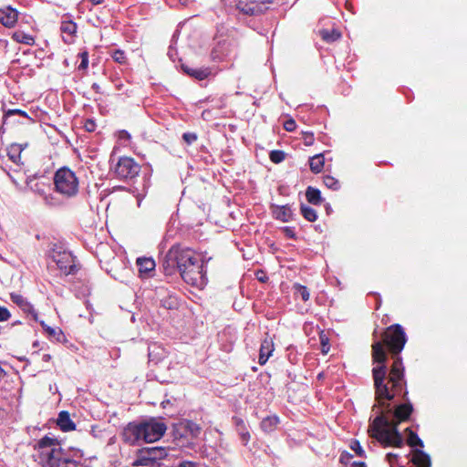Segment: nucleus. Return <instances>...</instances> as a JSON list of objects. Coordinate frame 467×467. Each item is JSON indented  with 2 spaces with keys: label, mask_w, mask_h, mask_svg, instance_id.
I'll return each instance as SVG.
<instances>
[{
  "label": "nucleus",
  "mask_w": 467,
  "mask_h": 467,
  "mask_svg": "<svg viewBox=\"0 0 467 467\" xmlns=\"http://www.w3.org/2000/svg\"><path fill=\"white\" fill-rule=\"evenodd\" d=\"M34 191L36 192L39 195H44L45 194V191L44 189H42L39 185V183H36L35 186H34Z\"/></svg>",
  "instance_id": "nucleus-48"
},
{
  "label": "nucleus",
  "mask_w": 467,
  "mask_h": 467,
  "mask_svg": "<svg viewBox=\"0 0 467 467\" xmlns=\"http://www.w3.org/2000/svg\"><path fill=\"white\" fill-rule=\"evenodd\" d=\"M84 128L87 131L92 132L96 129V123L93 119H88L85 121Z\"/></svg>",
  "instance_id": "nucleus-44"
},
{
  "label": "nucleus",
  "mask_w": 467,
  "mask_h": 467,
  "mask_svg": "<svg viewBox=\"0 0 467 467\" xmlns=\"http://www.w3.org/2000/svg\"><path fill=\"white\" fill-rule=\"evenodd\" d=\"M351 467H366V464L363 462H355Z\"/></svg>",
  "instance_id": "nucleus-49"
},
{
  "label": "nucleus",
  "mask_w": 467,
  "mask_h": 467,
  "mask_svg": "<svg viewBox=\"0 0 467 467\" xmlns=\"http://www.w3.org/2000/svg\"><path fill=\"white\" fill-rule=\"evenodd\" d=\"M112 58L115 62L119 64H125L127 62V57L125 53L122 50H115L112 54Z\"/></svg>",
  "instance_id": "nucleus-34"
},
{
  "label": "nucleus",
  "mask_w": 467,
  "mask_h": 467,
  "mask_svg": "<svg viewBox=\"0 0 467 467\" xmlns=\"http://www.w3.org/2000/svg\"><path fill=\"white\" fill-rule=\"evenodd\" d=\"M137 265L139 266L140 273H150L155 268V262L151 258H138Z\"/></svg>",
  "instance_id": "nucleus-25"
},
{
  "label": "nucleus",
  "mask_w": 467,
  "mask_h": 467,
  "mask_svg": "<svg viewBox=\"0 0 467 467\" xmlns=\"http://www.w3.org/2000/svg\"><path fill=\"white\" fill-rule=\"evenodd\" d=\"M162 267L167 275H171L178 271L189 285H199L203 283L202 261L192 248L181 244H173L169 249L163 258Z\"/></svg>",
  "instance_id": "nucleus-2"
},
{
  "label": "nucleus",
  "mask_w": 467,
  "mask_h": 467,
  "mask_svg": "<svg viewBox=\"0 0 467 467\" xmlns=\"http://www.w3.org/2000/svg\"><path fill=\"white\" fill-rule=\"evenodd\" d=\"M282 230L286 237H288L290 239H296V234L294 231V228L285 226V227H283Z\"/></svg>",
  "instance_id": "nucleus-42"
},
{
  "label": "nucleus",
  "mask_w": 467,
  "mask_h": 467,
  "mask_svg": "<svg viewBox=\"0 0 467 467\" xmlns=\"http://www.w3.org/2000/svg\"><path fill=\"white\" fill-rule=\"evenodd\" d=\"M153 348H154L155 349H160V347H156V346H154Z\"/></svg>",
  "instance_id": "nucleus-57"
},
{
  "label": "nucleus",
  "mask_w": 467,
  "mask_h": 467,
  "mask_svg": "<svg viewBox=\"0 0 467 467\" xmlns=\"http://www.w3.org/2000/svg\"><path fill=\"white\" fill-rule=\"evenodd\" d=\"M272 1L273 0H262L263 3H267V4L272 3Z\"/></svg>",
  "instance_id": "nucleus-52"
},
{
  "label": "nucleus",
  "mask_w": 467,
  "mask_h": 467,
  "mask_svg": "<svg viewBox=\"0 0 467 467\" xmlns=\"http://www.w3.org/2000/svg\"><path fill=\"white\" fill-rule=\"evenodd\" d=\"M182 139L188 145H191L197 140L198 136L194 132H185L182 135Z\"/></svg>",
  "instance_id": "nucleus-37"
},
{
  "label": "nucleus",
  "mask_w": 467,
  "mask_h": 467,
  "mask_svg": "<svg viewBox=\"0 0 467 467\" xmlns=\"http://www.w3.org/2000/svg\"><path fill=\"white\" fill-rule=\"evenodd\" d=\"M142 425L145 442H154L159 441L167 430L166 425L160 421H144L142 422Z\"/></svg>",
  "instance_id": "nucleus-9"
},
{
  "label": "nucleus",
  "mask_w": 467,
  "mask_h": 467,
  "mask_svg": "<svg viewBox=\"0 0 467 467\" xmlns=\"http://www.w3.org/2000/svg\"><path fill=\"white\" fill-rule=\"evenodd\" d=\"M59 445L57 439L45 436L41 438L35 445L34 449L40 451V460L43 467H58L60 462L74 463L75 462L69 459L62 460L59 455L61 450L55 448Z\"/></svg>",
  "instance_id": "nucleus-4"
},
{
  "label": "nucleus",
  "mask_w": 467,
  "mask_h": 467,
  "mask_svg": "<svg viewBox=\"0 0 467 467\" xmlns=\"http://www.w3.org/2000/svg\"><path fill=\"white\" fill-rule=\"evenodd\" d=\"M18 19V13L14 8H8L0 14V23L5 27H13Z\"/></svg>",
  "instance_id": "nucleus-17"
},
{
  "label": "nucleus",
  "mask_w": 467,
  "mask_h": 467,
  "mask_svg": "<svg viewBox=\"0 0 467 467\" xmlns=\"http://www.w3.org/2000/svg\"><path fill=\"white\" fill-rule=\"evenodd\" d=\"M124 132L125 133H123V136H126V134H127V136H129L128 131H124Z\"/></svg>",
  "instance_id": "nucleus-56"
},
{
  "label": "nucleus",
  "mask_w": 467,
  "mask_h": 467,
  "mask_svg": "<svg viewBox=\"0 0 467 467\" xmlns=\"http://www.w3.org/2000/svg\"><path fill=\"white\" fill-rule=\"evenodd\" d=\"M57 425L64 432L76 430V423L71 420L70 414L67 410H62L58 413Z\"/></svg>",
  "instance_id": "nucleus-16"
},
{
  "label": "nucleus",
  "mask_w": 467,
  "mask_h": 467,
  "mask_svg": "<svg viewBox=\"0 0 467 467\" xmlns=\"http://www.w3.org/2000/svg\"><path fill=\"white\" fill-rule=\"evenodd\" d=\"M320 342H321V345H322V352L325 353V354L327 353L328 350H329L328 338L326 336L321 335L320 336Z\"/></svg>",
  "instance_id": "nucleus-43"
},
{
  "label": "nucleus",
  "mask_w": 467,
  "mask_h": 467,
  "mask_svg": "<svg viewBox=\"0 0 467 467\" xmlns=\"http://www.w3.org/2000/svg\"><path fill=\"white\" fill-rule=\"evenodd\" d=\"M279 423V419L276 416H268L261 422V428L264 431L270 432L275 429Z\"/></svg>",
  "instance_id": "nucleus-27"
},
{
  "label": "nucleus",
  "mask_w": 467,
  "mask_h": 467,
  "mask_svg": "<svg viewBox=\"0 0 467 467\" xmlns=\"http://www.w3.org/2000/svg\"><path fill=\"white\" fill-rule=\"evenodd\" d=\"M154 351L155 349H151L150 348H149V358L150 361L158 363L161 359V358H156L154 356Z\"/></svg>",
  "instance_id": "nucleus-46"
},
{
  "label": "nucleus",
  "mask_w": 467,
  "mask_h": 467,
  "mask_svg": "<svg viewBox=\"0 0 467 467\" xmlns=\"http://www.w3.org/2000/svg\"><path fill=\"white\" fill-rule=\"evenodd\" d=\"M411 462L417 467H431V462L430 456L420 449L412 451Z\"/></svg>",
  "instance_id": "nucleus-18"
},
{
  "label": "nucleus",
  "mask_w": 467,
  "mask_h": 467,
  "mask_svg": "<svg viewBox=\"0 0 467 467\" xmlns=\"http://www.w3.org/2000/svg\"><path fill=\"white\" fill-rule=\"evenodd\" d=\"M275 350L274 339L266 334V337L261 343L258 363L263 366L265 365L269 358L272 356Z\"/></svg>",
  "instance_id": "nucleus-13"
},
{
  "label": "nucleus",
  "mask_w": 467,
  "mask_h": 467,
  "mask_svg": "<svg viewBox=\"0 0 467 467\" xmlns=\"http://www.w3.org/2000/svg\"><path fill=\"white\" fill-rule=\"evenodd\" d=\"M182 69L184 73L197 80H203L211 75L210 67H193L187 64H182Z\"/></svg>",
  "instance_id": "nucleus-15"
},
{
  "label": "nucleus",
  "mask_w": 467,
  "mask_h": 467,
  "mask_svg": "<svg viewBox=\"0 0 467 467\" xmlns=\"http://www.w3.org/2000/svg\"><path fill=\"white\" fill-rule=\"evenodd\" d=\"M296 293L300 296L303 301L306 302L309 300L310 294L306 285L296 284L295 285Z\"/></svg>",
  "instance_id": "nucleus-33"
},
{
  "label": "nucleus",
  "mask_w": 467,
  "mask_h": 467,
  "mask_svg": "<svg viewBox=\"0 0 467 467\" xmlns=\"http://www.w3.org/2000/svg\"><path fill=\"white\" fill-rule=\"evenodd\" d=\"M232 420L236 426V430H237L238 433L240 434L242 441L245 443L248 442L251 436H250L249 431H247V428L245 426L244 420L237 416L233 417Z\"/></svg>",
  "instance_id": "nucleus-20"
},
{
  "label": "nucleus",
  "mask_w": 467,
  "mask_h": 467,
  "mask_svg": "<svg viewBox=\"0 0 467 467\" xmlns=\"http://www.w3.org/2000/svg\"><path fill=\"white\" fill-rule=\"evenodd\" d=\"M306 197L308 202L318 205L322 202L321 192L318 189L314 187H307L306 192Z\"/></svg>",
  "instance_id": "nucleus-24"
},
{
  "label": "nucleus",
  "mask_w": 467,
  "mask_h": 467,
  "mask_svg": "<svg viewBox=\"0 0 467 467\" xmlns=\"http://www.w3.org/2000/svg\"><path fill=\"white\" fill-rule=\"evenodd\" d=\"M19 42L23 43V44H26V45H29V46H32L34 45L35 43V39L32 36L30 35H24L22 36V39L19 40Z\"/></svg>",
  "instance_id": "nucleus-45"
},
{
  "label": "nucleus",
  "mask_w": 467,
  "mask_h": 467,
  "mask_svg": "<svg viewBox=\"0 0 467 467\" xmlns=\"http://www.w3.org/2000/svg\"><path fill=\"white\" fill-rule=\"evenodd\" d=\"M40 325L50 338H53L57 342L64 339L65 336L59 327H51L44 321H40Z\"/></svg>",
  "instance_id": "nucleus-21"
},
{
  "label": "nucleus",
  "mask_w": 467,
  "mask_h": 467,
  "mask_svg": "<svg viewBox=\"0 0 467 467\" xmlns=\"http://www.w3.org/2000/svg\"><path fill=\"white\" fill-rule=\"evenodd\" d=\"M388 457L393 458V455L391 453H388Z\"/></svg>",
  "instance_id": "nucleus-54"
},
{
  "label": "nucleus",
  "mask_w": 467,
  "mask_h": 467,
  "mask_svg": "<svg viewBox=\"0 0 467 467\" xmlns=\"http://www.w3.org/2000/svg\"><path fill=\"white\" fill-rule=\"evenodd\" d=\"M350 448L358 455L359 457L364 456V451L358 441H352L350 444Z\"/></svg>",
  "instance_id": "nucleus-38"
},
{
  "label": "nucleus",
  "mask_w": 467,
  "mask_h": 467,
  "mask_svg": "<svg viewBox=\"0 0 467 467\" xmlns=\"http://www.w3.org/2000/svg\"><path fill=\"white\" fill-rule=\"evenodd\" d=\"M52 257L59 270L66 275H75L79 270L76 258L69 252L54 251Z\"/></svg>",
  "instance_id": "nucleus-8"
},
{
  "label": "nucleus",
  "mask_w": 467,
  "mask_h": 467,
  "mask_svg": "<svg viewBox=\"0 0 467 467\" xmlns=\"http://www.w3.org/2000/svg\"><path fill=\"white\" fill-rule=\"evenodd\" d=\"M78 26L72 20H63L60 25V31L63 34V41L71 44L74 41Z\"/></svg>",
  "instance_id": "nucleus-14"
},
{
  "label": "nucleus",
  "mask_w": 467,
  "mask_h": 467,
  "mask_svg": "<svg viewBox=\"0 0 467 467\" xmlns=\"http://www.w3.org/2000/svg\"><path fill=\"white\" fill-rule=\"evenodd\" d=\"M296 128V121L293 119H289L284 123V129L286 131H294Z\"/></svg>",
  "instance_id": "nucleus-41"
},
{
  "label": "nucleus",
  "mask_w": 467,
  "mask_h": 467,
  "mask_svg": "<svg viewBox=\"0 0 467 467\" xmlns=\"http://www.w3.org/2000/svg\"><path fill=\"white\" fill-rule=\"evenodd\" d=\"M325 164V158L322 153L317 154L310 158L309 166L310 170L314 173H319L322 171Z\"/></svg>",
  "instance_id": "nucleus-22"
},
{
  "label": "nucleus",
  "mask_w": 467,
  "mask_h": 467,
  "mask_svg": "<svg viewBox=\"0 0 467 467\" xmlns=\"http://www.w3.org/2000/svg\"><path fill=\"white\" fill-rule=\"evenodd\" d=\"M79 57L81 58V62L78 66L79 70H86L88 67V52L83 51L79 53Z\"/></svg>",
  "instance_id": "nucleus-35"
},
{
  "label": "nucleus",
  "mask_w": 467,
  "mask_h": 467,
  "mask_svg": "<svg viewBox=\"0 0 467 467\" xmlns=\"http://www.w3.org/2000/svg\"><path fill=\"white\" fill-rule=\"evenodd\" d=\"M178 467H197V464L193 462L185 461L181 462Z\"/></svg>",
  "instance_id": "nucleus-47"
},
{
  "label": "nucleus",
  "mask_w": 467,
  "mask_h": 467,
  "mask_svg": "<svg viewBox=\"0 0 467 467\" xmlns=\"http://www.w3.org/2000/svg\"><path fill=\"white\" fill-rule=\"evenodd\" d=\"M124 132L125 133H123V136H126V134H127V136H129L128 131H124Z\"/></svg>",
  "instance_id": "nucleus-55"
},
{
  "label": "nucleus",
  "mask_w": 467,
  "mask_h": 467,
  "mask_svg": "<svg viewBox=\"0 0 467 467\" xmlns=\"http://www.w3.org/2000/svg\"><path fill=\"white\" fill-rule=\"evenodd\" d=\"M42 359L46 362L49 361L51 359V356L49 354L43 355Z\"/></svg>",
  "instance_id": "nucleus-51"
},
{
  "label": "nucleus",
  "mask_w": 467,
  "mask_h": 467,
  "mask_svg": "<svg viewBox=\"0 0 467 467\" xmlns=\"http://www.w3.org/2000/svg\"><path fill=\"white\" fill-rule=\"evenodd\" d=\"M324 184L333 191H337L340 189V182L335 177L330 175H326L323 178Z\"/></svg>",
  "instance_id": "nucleus-30"
},
{
  "label": "nucleus",
  "mask_w": 467,
  "mask_h": 467,
  "mask_svg": "<svg viewBox=\"0 0 467 467\" xmlns=\"http://www.w3.org/2000/svg\"><path fill=\"white\" fill-rule=\"evenodd\" d=\"M320 37L327 43H333L341 37V33L337 29H321L319 30Z\"/></svg>",
  "instance_id": "nucleus-23"
},
{
  "label": "nucleus",
  "mask_w": 467,
  "mask_h": 467,
  "mask_svg": "<svg viewBox=\"0 0 467 467\" xmlns=\"http://www.w3.org/2000/svg\"><path fill=\"white\" fill-rule=\"evenodd\" d=\"M405 432L408 433L407 444L410 447H412V448H414V447L422 448L424 446L423 441L419 438V436L417 435L416 432L411 431L410 428H407L405 430Z\"/></svg>",
  "instance_id": "nucleus-28"
},
{
  "label": "nucleus",
  "mask_w": 467,
  "mask_h": 467,
  "mask_svg": "<svg viewBox=\"0 0 467 467\" xmlns=\"http://www.w3.org/2000/svg\"><path fill=\"white\" fill-rule=\"evenodd\" d=\"M184 428L190 432V434L192 437H197L201 433L202 430L199 424L192 420H186L184 423Z\"/></svg>",
  "instance_id": "nucleus-31"
},
{
  "label": "nucleus",
  "mask_w": 467,
  "mask_h": 467,
  "mask_svg": "<svg viewBox=\"0 0 467 467\" xmlns=\"http://www.w3.org/2000/svg\"><path fill=\"white\" fill-rule=\"evenodd\" d=\"M301 213L303 217L309 221V222H315L317 219V214L315 209L312 207L306 206V205H301L300 207Z\"/></svg>",
  "instance_id": "nucleus-29"
},
{
  "label": "nucleus",
  "mask_w": 467,
  "mask_h": 467,
  "mask_svg": "<svg viewBox=\"0 0 467 467\" xmlns=\"http://www.w3.org/2000/svg\"><path fill=\"white\" fill-rule=\"evenodd\" d=\"M55 191L67 198L74 197L78 192L79 182L76 173L67 167L59 168L54 175Z\"/></svg>",
  "instance_id": "nucleus-5"
},
{
  "label": "nucleus",
  "mask_w": 467,
  "mask_h": 467,
  "mask_svg": "<svg viewBox=\"0 0 467 467\" xmlns=\"http://www.w3.org/2000/svg\"><path fill=\"white\" fill-rule=\"evenodd\" d=\"M161 305L162 307L166 309L173 310L178 309V307L180 306V301L176 296L168 295L167 296L161 300Z\"/></svg>",
  "instance_id": "nucleus-26"
},
{
  "label": "nucleus",
  "mask_w": 467,
  "mask_h": 467,
  "mask_svg": "<svg viewBox=\"0 0 467 467\" xmlns=\"http://www.w3.org/2000/svg\"><path fill=\"white\" fill-rule=\"evenodd\" d=\"M407 342V336L400 324L385 328L381 340L372 344V359L379 365L372 368L375 400L378 405L390 411V404L406 388L405 368L400 352Z\"/></svg>",
  "instance_id": "nucleus-1"
},
{
  "label": "nucleus",
  "mask_w": 467,
  "mask_h": 467,
  "mask_svg": "<svg viewBox=\"0 0 467 467\" xmlns=\"http://www.w3.org/2000/svg\"><path fill=\"white\" fill-rule=\"evenodd\" d=\"M140 166L130 157L123 156L118 160L114 172L119 179H133L139 175Z\"/></svg>",
  "instance_id": "nucleus-7"
},
{
  "label": "nucleus",
  "mask_w": 467,
  "mask_h": 467,
  "mask_svg": "<svg viewBox=\"0 0 467 467\" xmlns=\"http://www.w3.org/2000/svg\"><path fill=\"white\" fill-rule=\"evenodd\" d=\"M388 457L393 458V455L391 453H388Z\"/></svg>",
  "instance_id": "nucleus-53"
},
{
  "label": "nucleus",
  "mask_w": 467,
  "mask_h": 467,
  "mask_svg": "<svg viewBox=\"0 0 467 467\" xmlns=\"http://www.w3.org/2000/svg\"><path fill=\"white\" fill-rule=\"evenodd\" d=\"M25 147L20 143H12L7 148V156L14 163L19 164L21 162V153Z\"/></svg>",
  "instance_id": "nucleus-19"
},
{
  "label": "nucleus",
  "mask_w": 467,
  "mask_h": 467,
  "mask_svg": "<svg viewBox=\"0 0 467 467\" xmlns=\"http://www.w3.org/2000/svg\"><path fill=\"white\" fill-rule=\"evenodd\" d=\"M10 299L14 304H16L19 308L26 313L27 316H30L31 318L37 322L38 321V314L34 308L33 305L22 295L11 293Z\"/></svg>",
  "instance_id": "nucleus-11"
},
{
  "label": "nucleus",
  "mask_w": 467,
  "mask_h": 467,
  "mask_svg": "<svg viewBox=\"0 0 467 467\" xmlns=\"http://www.w3.org/2000/svg\"><path fill=\"white\" fill-rule=\"evenodd\" d=\"M11 315L9 310L0 306V322L7 321L10 318Z\"/></svg>",
  "instance_id": "nucleus-40"
},
{
  "label": "nucleus",
  "mask_w": 467,
  "mask_h": 467,
  "mask_svg": "<svg viewBox=\"0 0 467 467\" xmlns=\"http://www.w3.org/2000/svg\"><path fill=\"white\" fill-rule=\"evenodd\" d=\"M408 394V391L405 390L402 395V399L407 402L395 408L393 411L394 420H389L381 411L368 426V432L369 436L376 439L384 447L400 448L403 445V438L398 430V425L408 420L413 411V406L409 402Z\"/></svg>",
  "instance_id": "nucleus-3"
},
{
  "label": "nucleus",
  "mask_w": 467,
  "mask_h": 467,
  "mask_svg": "<svg viewBox=\"0 0 467 467\" xmlns=\"http://www.w3.org/2000/svg\"><path fill=\"white\" fill-rule=\"evenodd\" d=\"M12 115H19L21 117H24V118H28V115L26 111L22 110V109H8L5 113V118H7L9 116H12Z\"/></svg>",
  "instance_id": "nucleus-39"
},
{
  "label": "nucleus",
  "mask_w": 467,
  "mask_h": 467,
  "mask_svg": "<svg viewBox=\"0 0 467 467\" xmlns=\"http://www.w3.org/2000/svg\"><path fill=\"white\" fill-rule=\"evenodd\" d=\"M122 440L130 445L137 443L140 441H144L143 425L142 422H130L122 431Z\"/></svg>",
  "instance_id": "nucleus-10"
},
{
  "label": "nucleus",
  "mask_w": 467,
  "mask_h": 467,
  "mask_svg": "<svg viewBox=\"0 0 467 467\" xmlns=\"http://www.w3.org/2000/svg\"><path fill=\"white\" fill-rule=\"evenodd\" d=\"M166 456L167 451L162 447L143 448L138 451L132 465L155 467L159 465L158 461L164 459Z\"/></svg>",
  "instance_id": "nucleus-6"
},
{
  "label": "nucleus",
  "mask_w": 467,
  "mask_h": 467,
  "mask_svg": "<svg viewBox=\"0 0 467 467\" xmlns=\"http://www.w3.org/2000/svg\"><path fill=\"white\" fill-rule=\"evenodd\" d=\"M93 5H99L103 4L104 0H90Z\"/></svg>",
  "instance_id": "nucleus-50"
},
{
  "label": "nucleus",
  "mask_w": 467,
  "mask_h": 467,
  "mask_svg": "<svg viewBox=\"0 0 467 467\" xmlns=\"http://www.w3.org/2000/svg\"><path fill=\"white\" fill-rule=\"evenodd\" d=\"M269 159L274 163H280L285 159V153L280 150H271L269 153Z\"/></svg>",
  "instance_id": "nucleus-32"
},
{
  "label": "nucleus",
  "mask_w": 467,
  "mask_h": 467,
  "mask_svg": "<svg viewBox=\"0 0 467 467\" xmlns=\"http://www.w3.org/2000/svg\"><path fill=\"white\" fill-rule=\"evenodd\" d=\"M270 210L272 216L278 221L283 223H288L294 219V213L289 204L277 205L271 204Z\"/></svg>",
  "instance_id": "nucleus-12"
},
{
  "label": "nucleus",
  "mask_w": 467,
  "mask_h": 467,
  "mask_svg": "<svg viewBox=\"0 0 467 467\" xmlns=\"http://www.w3.org/2000/svg\"><path fill=\"white\" fill-rule=\"evenodd\" d=\"M302 139L306 146H312L315 142L313 132L305 131L302 133Z\"/></svg>",
  "instance_id": "nucleus-36"
}]
</instances>
